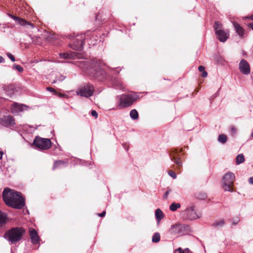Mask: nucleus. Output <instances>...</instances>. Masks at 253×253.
Listing matches in <instances>:
<instances>
[{
  "label": "nucleus",
  "instance_id": "nucleus-20",
  "mask_svg": "<svg viewBox=\"0 0 253 253\" xmlns=\"http://www.w3.org/2000/svg\"><path fill=\"white\" fill-rule=\"evenodd\" d=\"M233 25L236 31V32L240 37H243L244 35V29L237 23L234 22Z\"/></svg>",
  "mask_w": 253,
  "mask_h": 253
},
{
  "label": "nucleus",
  "instance_id": "nucleus-15",
  "mask_svg": "<svg viewBox=\"0 0 253 253\" xmlns=\"http://www.w3.org/2000/svg\"><path fill=\"white\" fill-rule=\"evenodd\" d=\"M216 38L221 42H225L228 38L229 35L228 32L222 30L220 31H217L215 33Z\"/></svg>",
  "mask_w": 253,
  "mask_h": 253
},
{
  "label": "nucleus",
  "instance_id": "nucleus-29",
  "mask_svg": "<svg viewBox=\"0 0 253 253\" xmlns=\"http://www.w3.org/2000/svg\"><path fill=\"white\" fill-rule=\"evenodd\" d=\"M236 163L237 164H240L244 162L245 159L244 156L243 154H239L237 155L236 158Z\"/></svg>",
  "mask_w": 253,
  "mask_h": 253
},
{
  "label": "nucleus",
  "instance_id": "nucleus-41",
  "mask_svg": "<svg viewBox=\"0 0 253 253\" xmlns=\"http://www.w3.org/2000/svg\"><path fill=\"white\" fill-rule=\"evenodd\" d=\"M174 253H185L184 251L182 250L180 248H178V249L175 250Z\"/></svg>",
  "mask_w": 253,
  "mask_h": 253
},
{
  "label": "nucleus",
  "instance_id": "nucleus-14",
  "mask_svg": "<svg viewBox=\"0 0 253 253\" xmlns=\"http://www.w3.org/2000/svg\"><path fill=\"white\" fill-rule=\"evenodd\" d=\"M239 70L240 72L246 75L250 74L251 72L250 66L246 60L242 59L239 63Z\"/></svg>",
  "mask_w": 253,
  "mask_h": 253
},
{
  "label": "nucleus",
  "instance_id": "nucleus-49",
  "mask_svg": "<svg viewBox=\"0 0 253 253\" xmlns=\"http://www.w3.org/2000/svg\"><path fill=\"white\" fill-rule=\"evenodd\" d=\"M251 136L253 137V132L252 133Z\"/></svg>",
  "mask_w": 253,
  "mask_h": 253
},
{
  "label": "nucleus",
  "instance_id": "nucleus-37",
  "mask_svg": "<svg viewBox=\"0 0 253 253\" xmlns=\"http://www.w3.org/2000/svg\"><path fill=\"white\" fill-rule=\"evenodd\" d=\"M171 192V189L168 188L167 189V190L166 191V192L165 193L164 195V196H163V198L164 199H167V198H168V196L169 195V194Z\"/></svg>",
  "mask_w": 253,
  "mask_h": 253
},
{
  "label": "nucleus",
  "instance_id": "nucleus-48",
  "mask_svg": "<svg viewBox=\"0 0 253 253\" xmlns=\"http://www.w3.org/2000/svg\"><path fill=\"white\" fill-rule=\"evenodd\" d=\"M3 153L1 152H0V159H1L2 157Z\"/></svg>",
  "mask_w": 253,
  "mask_h": 253
},
{
  "label": "nucleus",
  "instance_id": "nucleus-52",
  "mask_svg": "<svg viewBox=\"0 0 253 253\" xmlns=\"http://www.w3.org/2000/svg\"><path fill=\"white\" fill-rule=\"evenodd\" d=\"M186 148L187 149V150H188V146H187V147H186Z\"/></svg>",
  "mask_w": 253,
  "mask_h": 253
},
{
  "label": "nucleus",
  "instance_id": "nucleus-22",
  "mask_svg": "<svg viewBox=\"0 0 253 253\" xmlns=\"http://www.w3.org/2000/svg\"><path fill=\"white\" fill-rule=\"evenodd\" d=\"M7 215L5 213L0 211V226H3L6 223Z\"/></svg>",
  "mask_w": 253,
  "mask_h": 253
},
{
  "label": "nucleus",
  "instance_id": "nucleus-18",
  "mask_svg": "<svg viewBox=\"0 0 253 253\" xmlns=\"http://www.w3.org/2000/svg\"><path fill=\"white\" fill-rule=\"evenodd\" d=\"M1 88L3 90H5V93L9 96H11L14 94L15 88L14 85L12 84H9L8 85H2Z\"/></svg>",
  "mask_w": 253,
  "mask_h": 253
},
{
  "label": "nucleus",
  "instance_id": "nucleus-24",
  "mask_svg": "<svg viewBox=\"0 0 253 253\" xmlns=\"http://www.w3.org/2000/svg\"><path fill=\"white\" fill-rule=\"evenodd\" d=\"M181 205L179 203H172L169 206V210L172 211H176L178 209H179Z\"/></svg>",
  "mask_w": 253,
  "mask_h": 253
},
{
  "label": "nucleus",
  "instance_id": "nucleus-5",
  "mask_svg": "<svg viewBox=\"0 0 253 253\" xmlns=\"http://www.w3.org/2000/svg\"><path fill=\"white\" fill-rule=\"evenodd\" d=\"M189 229L190 227L188 225L176 224L169 229V233L174 237H177L187 234Z\"/></svg>",
  "mask_w": 253,
  "mask_h": 253
},
{
  "label": "nucleus",
  "instance_id": "nucleus-19",
  "mask_svg": "<svg viewBox=\"0 0 253 253\" xmlns=\"http://www.w3.org/2000/svg\"><path fill=\"white\" fill-rule=\"evenodd\" d=\"M59 56L61 58L71 59L78 57V54L75 52H69L66 53H59Z\"/></svg>",
  "mask_w": 253,
  "mask_h": 253
},
{
  "label": "nucleus",
  "instance_id": "nucleus-33",
  "mask_svg": "<svg viewBox=\"0 0 253 253\" xmlns=\"http://www.w3.org/2000/svg\"><path fill=\"white\" fill-rule=\"evenodd\" d=\"M196 197L199 199L204 200L207 197L205 193L201 192L196 195Z\"/></svg>",
  "mask_w": 253,
  "mask_h": 253
},
{
  "label": "nucleus",
  "instance_id": "nucleus-4",
  "mask_svg": "<svg viewBox=\"0 0 253 253\" xmlns=\"http://www.w3.org/2000/svg\"><path fill=\"white\" fill-rule=\"evenodd\" d=\"M139 96L136 93L123 94L117 97V107L119 109L126 108L131 105Z\"/></svg>",
  "mask_w": 253,
  "mask_h": 253
},
{
  "label": "nucleus",
  "instance_id": "nucleus-36",
  "mask_svg": "<svg viewBox=\"0 0 253 253\" xmlns=\"http://www.w3.org/2000/svg\"><path fill=\"white\" fill-rule=\"evenodd\" d=\"M169 175L172 177L173 179H175L176 178V174L173 170H170L168 171Z\"/></svg>",
  "mask_w": 253,
  "mask_h": 253
},
{
  "label": "nucleus",
  "instance_id": "nucleus-32",
  "mask_svg": "<svg viewBox=\"0 0 253 253\" xmlns=\"http://www.w3.org/2000/svg\"><path fill=\"white\" fill-rule=\"evenodd\" d=\"M65 77L61 75H59L58 77H56L55 80H54L52 83L54 84L57 82H62L65 79Z\"/></svg>",
  "mask_w": 253,
  "mask_h": 253
},
{
  "label": "nucleus",
  "instance_id": "nucleus-28",
  "mask_svg": "<svg viewBox=\"0 0 253 253\" xmlns=\"http://www.w3.org/2000/svg\"><path fill=\"white\" fill-rule=\"evenodd\" d=\"M66 163H67V162H65L62 160L56 161L54 163L53 169H55V168L59 167L60 166L65 165Z\"/></svg>",
  "mask_w": 253,
  "mask_h": 253
},
{
  "label": "nucleus",
  "instance_id": "nucleus-40",
  "mask_svg": "<svg viewBox=\"0 0 253 253\" xmlns=\"http://www.w3.org/2000/svg\"><path fill=\"white\" fill-rule=\"evenodd\" d=\"M91 115L92 116H93V117H95V118H97V116H98V114H97V113L96 112V111H95V110H92V111H91Z\"/></svg>",
  "mask_w": 253,
  "mask_h": 253
},
{
  "label": "nucleus",
  "instance_id": "nucleus-47",
  "mask_svg": "<svg viewBox=\"0 0 253 253\" xmlns=\"http://www.w3.org/2000/svg\"><path fill=\"white\" fill-rule=\"evenodd\" d=\"M123 147L126 150V151L128 150V146L126 144H123Z\"/></svg>",
  "mask_w": 253,
  "mask_h": 253
},
{
  "label": "nucleus",
  "instance_id": "nucleus-2",
  "mask_svg": "<svg viewBox=\"0 0 253 253\" xmlns=\"http://www.w3.org/2000/svg\"><path fill=\"white\" fill-rule=\"evenodd\" d=\"M103 63L100 60H93L90 64L88 74L99 80L106 79V73L103 69Z\"/></svg>",
  "mask_w": 253,
  "mask_h": 253
},
{
  "label": "nucleus",
  "instance_id": "nucleus-25",
  "mask_svg": "<svg viewBox=\"0 0 253 253\" xmlns=\"http://www.w3.org/2000/svg\"><path fill=\"white\" fill-rule=\"evenodd\" d=\"M130 118L132 120H137L138 118V113L136 110L132 109L130 111L129 114Z\"/></svg>",
  "mask_w": 253,
  "mask_h": 253
},
{
  "label": "nucleus",
  "instance_id": "nucleus-9",
  "mask_svg": "<svg viewBox=\"0 0 253 253\" xmlns=\"http://www.w3.org/2000/svg\"><path fill=\"white\" fill-rule=\"evenodd\" d=\"M34 145L38 148L42 150H47L51 145L50 140L48 138H42L36 137L33 142Z\"/></svg>",
  "mask_w": 253,
  "mask_h": 253
},
{
  "label": "nucleus",
  "instance_id": "nucleus-23",
  "mask_svg": "<svg viewBox=\"0 0 253 253\" xmlns=\"http://www.w3.org/2000/svg\"><path fill=\"white\" fill-rule=\"evenodd\" d=\"M225 222L223 219L216 220L212 224L213 227L216 228L222 227L224 225Z\"/></svg>",
  "mask_w": 253,
  "mask_h": 253
},
{
  "label": "nucleus",
  "instance_id": "nucleus-31",
  "mask_svg": "<svg viewBox=\"0 0 253 253\" xmlns=\"http://www.w3.org/2000/svg\"><path fill=\"white\" fill-rule=\"evenodd\" d=\"M152 242L153 243H158L160 240V235L159 233H155L152 237Z\"/></svg>",
  "mask_w": 253,
  "mask_h": 253
},
{
  "label": "nucleus",
  "instance_id": "nucleus-51",
  "mask_svg": "<svg viewBox=\"0 0 253 253\" xmlns=\"http://www.w3.org/2000/svg\"><path fill=\"white\" fill-rule=\"evenodd\" d=\"M186 251H187V252H188L189 251V249H186Z\"/></svg>",
  "mask_w": 253,
  "mask_h": 253
},
{
  "label": "nucleus",
  "instance_id": "nucleus-43",
  "mask_svg": "<svg viewBox=\"0 0 253 253\" xmlns=\"http://www.w3.org/2000/svg\"><path fill=\"white\" fill-rule=\"evenodd\" d=\"M230 129H231V132L233 133V134H235L236 133V129L234 127L232 126L230 128Z\"/></svg>",
  "mask_w": 253,
  "mask_h": 253
},
{
  "label": "nucleus",
  "instance_id": "nucleus-30",
  "mask_svg": "<svg viewBox=\"0 0 253 253\" xmlns=\"http://www.w3.org/2000/svg\"><path fill=\"white\" fill-rule=\"evenodd\" d=\"M199 71L202 73V77L203 78H206L208 76L207 72L205 71V68L203 66H200L198 68Z\"/></svg>",
  "mask_w": 253,
  "mask_h": 253
},
{
  "label": "nucleus",
  "instance_id": "nucleus-46",
  "mask_svg": "<svg viewBox=\"0 0 253 253\" xmlns=\"http://www.w3.org/2000/svg\"><path fill=\"white\" fill-rule=\"evenodd\" d=\"M4 62V59L3 57L0 55V63Z\"/></svg>",
  "mask_w": 253,
  "mask_h": 253
},
{
  "label": "nucleus",
  "instance_id": "nucleus-17",
  "mask_svg": "<svg viewBox=\"0 0 253 253\" xmlns=\"http://www.w3.org/2000/svg\"><path fill=\"white\" fill-rule=\"evenodd\" d=\"M29 233L31 236V242L33 244H38L40 241V237L38 235L37 232L34 229L30 228Z\"/></svg>",
  "mask_w": 253,
  "mask_h": 253
},
{
  "label": "nucleus",
  "instance_id": "nucleus-50",
  "mask_svg": "<svg viewBox=\"0 0 253 253\" xmlns=\"http://www.w3.org/2000/svg\"><path fill=\"white\" fill-rule=\"evenodd\" d=\"M188 211V208H187V209H186V211Z\"/></svg>",
  "mask_w": 253,
  "mask_h": 253
},
{
  "label": "nucleus",
  "instance_id": "nucleus-16",
  "mask_svg": "<svg viewBox=\"0 0 253 253\" xmlns=\"http://www.w3.org/2000/svg\"><path fill=\"white\" fill-rule=\"evenodd\" d=\"M201 215L202 213L195 206H191V220L199 218Z\"/></svg>",
  "mask_w": 253,
  "mask_h": 253
},
{
  "label": "nucleus",
  "instance_id": "nucleus-34",
  "mask_svg": "<svg viewBox=\"0 0 253 253\" xmlns=\"http://www.w3.org/2000/svg\"><path fill=\"white\" fill-rule=\"evenodd\" d=\"M113 84L114 85L117 86L119 88H122V84L118 80H114L113 81Z\"/></svg>",
  "mask_w": 253,
  "mask_h": 253
},
{
  "label": "nucleus",
  "instance_id": "nucleus-8",
  "mask_svg": "<svg viewBox=\"0 0 253 253\" xmlns=\"http://www.w3.org/2000/svg\"><path fill=\"white\" fill-rule=\"evenodd\" d=\"M184 151V149L181 148H172L169 152L170 160L177 165L178 168H180L182 165V162L180 160V153Z\"/></svg>",
  "mask_w": 253,
  "mask_h": 253
},
{
  "label": "nucleus",
  "instance_id": "nucleus-35",
  "mask_svg": "<svg viewBox=\"0 0 253 253\" xmlns=\"http://www.w3.org/2000/svg\"><path fill=\"white\" fill-rule=\"evenodd\" d=\"M13 69H16L19 72L22 73L23 71V68L22 66L19 65H15L14 64L13 66Z\"/></svg>",
  "mask_w": 253,
  "mask_h": 253
},
{
  "label": "nucleus",
  "instance_id": "nucleus-1",
  "mask_svg": "<svg viewBox=\"0 0 253 253\" xmlns=\"http://www.w3.org/2000/svg\"><path fill=\"white\" fill-rule=\"evenodd\" d=\"M2 198L5 204L16 209H21L25 206V200L20 192L8 188H5L2 192Z\"/></svg>",
  "mask_w": 253,
  "mask_h": 253
},
{
  "label": "nucleus",
  "instance_id": "nucleus-10",
  "mask_svg": "<svg viewBox=\"0 0 253 253\" xmlns=\"http://www.w3.org/2000/svg\"><path fill=\"white\" fill-rule=\"evenodd\" d=\"M93 91V86L91 84H88L79 88L77 91V93L81 96L89 97L92 95Z\"/></svg>",
  "mask_w": 253,
  "mask_h": 253
},
{
  "label": "nucleus",
  "instance_id": "nucleus-3",
  "mask_svg": "<svg viewBox=\"0 0 253 253\" xmlns=\"http://www.w3.org/2000/svg\"><path fill=\"white\" fill-rule=\"evenodd\" d=\"M25 233V230L23 227H13L6 231L3 237L10 244H14L20 241Z\"/></svg>",
  "mask_w": 253,
  "mask_h": 253
},
{
  "label": "nucleus",
  "instance_id": "nucleus-11",
  "mask_svg": "<svg viewBox=\"0 0 253 253\" xmlns=\"http://www.w3.org/2000/svg\"><path fill=\"white\" fill-rule=\"evenodd\" d=\"M0 124L7 127H13L15 125L14 118L10 116H4L0 119Z\"/></svg>",
  "mask_w": 253,
  "mask_h": 253
},
{
  "label": "nucleus",
  "instance_id": "nucleus-12",
  "mask_svg": "<svg viewBox=\"0 0 253 253\" xmlns=\"http://www.w3.org/2000/svg\"><path fill=\"white\" fill-rule=\"evenodd\" d=\"M28 106L25 105L14 103L11 105L10 110L12 113L16 115L26 110Z\"/></svg>",
  "mask_w": 253,
  "mask_h": 253
},
{
  "label": "nucleus",
  "instance_id": "nucleus-45",
  "mask_svg": "<svg viewBox=\"0 0 253 253\" xmlns=\"http://www.w3.org/2000/svg\"><path fill=\"white\" fill-rule=\"evenodd\" d=\"M106 212L105 211H103L102 213L98 214V215L100 217H104L105 215Z\"/></svg>",
  "mask_w": 253,
  "mask_h": 253
},
{
  "label": "nucleus",
  "instance_id": "nucleus-6",
  "mask_svg": "<svg viewBox=\"0 0 253 253\" xmlns=\"http://www.w3.org/2000/svg\"><path fill=\"white\" fill-rule=\"evenodd\" d=\"M235 180V176L233 173L229 172L226 173L222 178V187L224 190L229 192H233V185Z\"/></svg>",
  "mask_w": 253,
  "mask_h": 253
},
{
  "label": "nucleus",
  "instance_id": "nucleus-44",
  "mask_svg": "<svg viewBox=\"0 0 253 253\" xmlns=\"http://www.w3.org/2000/svg\"><path fill=\"white\" fill-rule=\"evenodd\" d=\"M249 182L251 184L253 185V176L251 177L249 179Z\"/></svg>",
  "mask_w": 253,
  "mask_h": 253
},
{
  "label": "nucleus",
  "instance_id": "nucleus-21",
  "mask_svg": "<svg viewBox=\"0 0 253 253\" xmlns=\"http://www.w3.org/2000/svg\"><path fill=\"white\" fill-rule=\"evenodd\" d=\"M155 216L157 220L159 222L164 217V213L160 209H158L155 211Z\"/></svg>",
  "mask_w": 253,
  "mask_h": 253
},
{
  "label": "nucleus",
  "instance_id": "nucleus-26",
  "mask_svg": "<svg viewBox=\"0 0 253 253\" xmlns=\"http://www.w3.org/2000/svg\"><path fill=\"white\" fill-rule=\"evenodd\" d=\"M213 29L215 33H216L217 31L222 30V24L218 21H215L213 25Z\"/></svg>",
  "mask_w": 253,
  "mask_h": 253
},
{
  "label": "nucleus",
  "instance_id": "nucleus-7",
  "mask_svg": "<svg viewBox=\"0 0 253 253\" xmlns=\"http://www.w3.org/2000/svg\"><path fill=\"white\" fill-rule=\"evenodd\" d=\"M89 33L87 32L85 34H81L77 35L73 40L72 43H69V45L71 48L76 50H82L83 49V46L85 40L86 35Z\"/></svg>",
  "mask_w": 253,
  "mask_h": 253
},
{
  "label": "nucleus",
  "instance_id": "nucleus-13",
  "mask_svg": "<svg viewBox=\"0 0 253 253\" xmlns=\"http://www.w3.org/2000/svg\"><path fill=\"white\" fill-rule=\"evenodd\" d=\"M9 15L19 25L24 26L26 28L31 29L34 27V26L32 23H30L23 19L10 14Z\"/></svg>",
  "mask_w": 253,
  "mask_h": 253
},
{
  "label": "nucleus",
  "instance_id": "nucleus-38",
  "mask_svg": "<svg viewBox=\"0 0 253 253\" xmlns=\"http://www.w3.org/2000/svg\"><path fill=\"white\" fill-rule=\"evenodd\" d=\"M7 56H8V57L12 61V62H14L15 61V57L13 55H12L11 53H7Z\"/></svg>",
  "mask_w": 253,
  "mask_h": 253
},
{
  "label": "nucleus",
  "instance_id": "nucleus-42",
  "mask_svg": "<svg viewBox=\"0 0 253 253\" xmlns=\"http://www.w3.org/2000/svg\"><path fill=\"white\" fill-rule=\"evenodd\" d=\"M247 18H249V17H247ZM250 18L253 20V15H252L250 17ZM249 26L253 30V22L249 24Z\"/></svg>",
  "mask_w": 253,
  "mask_h": 253
},
{
  "label": "nucleus",
  "instance_id": "nucleus-27",
  "mask_svg": "<svg viewBox=\"0 0 253 253\" xmlns=\"http://www.w3.org/2000/svg\"><path fill=\"white\" fill-rule=\"evenodd\" d=\"M227 137L226 135L220 134L218 137V141L222 144H224L227 142Z\"/></svg>",
  "mask_w": 253,
  "mask_h": 253
},
{
  "label": "nucleus",
  "instance_id": "nucleus-39",
  "mask_svg": "<svg viewBox=\"0 0 253 253\" xmlns=\"http://www.w3.org/2000/svg\"><path fill=\"white\" fill-rule=\"evenodd\" d=\"M46 89L47 90L52 92L54 93V94H55L56 93V91H55V90L52 87H47Z\"/></svg>",
  "mask_w": 253,
  "mask_h": 253
}]
</instances>
